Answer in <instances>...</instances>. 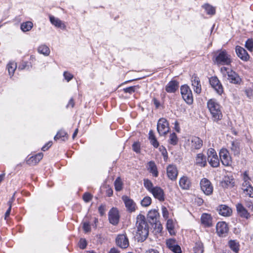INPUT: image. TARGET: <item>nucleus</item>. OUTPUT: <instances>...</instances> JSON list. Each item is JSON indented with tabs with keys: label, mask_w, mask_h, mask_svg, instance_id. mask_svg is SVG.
<instances>
[{
	"label": "nucleus",
	"mask_w": 253,
	"mask_h": 253,
	"mask_svg": "<svg viewBox=\"0 0 253 253\" xmlns=\"http://www.w3.org/2000/svg\"><path fill=\"white\" fill-rule=\"evenodd\" d=\"M137 236L139 241H143L149 234V226L144 215L140 214L136 217Z\"/></svg>",
	"instance_id": "obj_1"
},
{
	"label": "nucleus",
	"mask_w": 253,
	"mask_h": 253,
	"mask_svg": "<svg viewBox=\"0 0 253 253\" xmlns=\"http://www.w3.org/2000/svg\"><path fill=\"white\" fill-rule=\"evenodd\" d=\"M144 186L147 191L151 193L153 197L160 202L165 200V195L164 190L159 186H154L151 180L148 179H144Z\"/></svg>",
	"instance_id": "obj_2"
},
{
	"label": "nucleus",
	"mask_w": 253,
	"mask_h": 253,
	"mask_svg": "<svg viewBox=\"0 0 253 253\" xmlns=\"http://www.w3.org/2000/svg\"><path fill=\"white\" fill-rule=\"evenodd\" d=\"M212 60L218 66L229 65L231 63V55L225 50H217L214 52Z\"/></svg>",
	"instance_id": "obj_3"
},
{
	"label": "nucleus",
	"mask_w": 253,
	"mask_h": 253,
	"mask_svg": "<svg viewBox=\"0 0 253 253\" xmlns=\"http://www.w3.org/2000/svg\"><path fill=\"white\" fill-rule=\"evenodd\" d=\"M207 106L214 121L217 122L222 119L221 107L215 99H210L207 102Z\"/></svg>",
	"instance_id": "obj_4"
},
{
	"label": "nucleus",
	"mask_w": 253,
	"mask_h": 253,
	"mask_svg": "<svg viewBox=\"0 0 253 253\" xmlns=\"http://www.w3.org/2000/svg\"><path fill=\"white\" fill-rule=\"evenodd\" d=\"M181 94L183 100L189 105L193 102L192 91L187 85H183L180 88Z\"/></svg>",
	"instance_id": "obj_5"
},
{
	"label": "nucleus",
	"mask_w": 253,
	"mask_h": 253,
	"mask_svg": "<svg viewBox=\"0 0 253 253\" xmlns=\"http://www.w3.org/2000/svg\"><path fill=\"white\" fill-rule=\"evenodd\" d=\"M208 161L210 165L213 168H217L219 165V160L215 150L210 148L207 152Z\"/></svg>",
	"instance_id": "obj_6"
},
{
	"label": "nucleus",
	"mask_w": 253,
	"mask_h": 253,
	"mask_svg": "<svg viewBox=\"0 0 253 253\" xmlns=\"http://www.w3.org/2000/svg\"><path fill=\"white\" fill-rule=\"evenodd\" d=\"M169 127L167 120L161 118L157 123V130L160 135H165L169 131Z\"/></svg>",
	"instance_id": "obj_7"
},
{
	"label": "nucleus",
	"mask_w": 253,
	"mask_h": 253,
	"mask_svg": "<svg viewBox=\"0 0 253 253\" xmlns=\"http://www.w3.org/2000/svg\"><path fill=\"white\" fill-rule=\"evenodd\" d=\"M201 190L207 195H210L212 193L213 187L211 182L207 178H204L200 181Z\"/></svg>",
	"instance_id": "obj_8"
},
{
	"label": "nucleus",
	"mask_w": 253,
	"mask_h": 253,
	"mask_svg": "<svg viewBox=\"0 0 253 253\" xmlns=\"http://www.w3.org/2000/svg\"><path fill=\"white\" fill-rule=\"evenodd\" d=\"M219 157L222 164L225 166L231 165V157L228 151L226 149L222 148L219 152Z\"/></svg>",
	"instance_id": "obj_9"
},
{
	"label": "nucleus",
	"mask_w": 253,
	"mask_h": 253,
	"mask_svg": "<svg viewBox=\"0 0 253 253\" xmlns=\"http://www.w3.org/2000/svg\"><path fill=\"white\" fill-rule=\"evenodd\" d=\"M210 84L212 88L219 95H221L223 92V86L216 77H212L209 80Z\"/></svg>",
	"instance_id": "obj_10"
},
{
	"label": "nucleus",
	"mask_w": 253,
	"mask_h": 253,
	"mask_svg": "<svg viewBox=\"0 0 253 253\" xmlns=\"http://www.w3.org/2000/svg\"><path fill=\"white\" fill-rule=\"evenodd\" d=\"M109 220L110 222L114 225L118 224L119 221L120 216L119 211L116 208H112L109 212Z\"/></svg>",
	"instance_id": "obj_11"
},
{
	"label": "nucleus",
	"mask_w": 253,
	"mask_h": 253,
	"mask_svg": "<svg viewBox=\"0 0 253 253\" xmlns=\"http://www.w3.org/2000/svg\"><path fill=\"white\" fill-rule=\"evenodd\" d=\"M122 199L129 212H132L136 210V204L132 199L126 196H123Z\"/></svg>",
	"instance_id": "obj_12"
},
{
	"label": "nucleus",
	"mask_w": 253,
	"mask_h": 253,
	"mask_svg": "<svg viewBox=\"0 0 253 253\" xmlns=\"http://www.w3.org/2000/svg\"><path fill=\"white\" fill-rule=\"evenodd\" d=\"M217 234L221 237H225L228 231L227 224L225 222H218L216 224Z\"/></svg>",
	"instance_id": "obj_13"
},
{
	"label": "nucleus",
	"mask_w": 253,
	"mask_h": 253,
	"mask_svg": "<svg viewBox=\"0 0 253 253\" xmlns=\"http://www.w3.org/2000/svg\"><path fill=\"white\" fill-rule=\"evenodd\" d=\"M116 243L122 249H126L129 245V242L126 236L124 234L119 235L116 238Z\"/></svg>",
	"instance_id": "obj_14"
},
{
	"label": "nucleus",
	"mask_w": 253,
	"mask_h": 253,
	"mask_svg": "<svg viewBox=\"0 0 253 253\" xmlns=\"http://www.w3.org/2000/svg\"><path fill=\"white\" fill-rule=\"evenodd\" d=\"M227 76L228 80L232 84H239L241 82L239 76L233 70H229L227 72Z\"/></svg>",
	"instance_id": "obj_15"
},
{
	"label": "nucleus",
	"mask_w": 253,
	"mask_h": 253,
	"mask_svg": "<svg viewBox=\"0 0 253 253\" xmlns=\"http://www.w3.org/2000/svg\"><path fill=\"white\" fill-rule=\"evenodd\" d=\"M235 49L237 55L241 60L245 61L249 60L250 55L243 47L237 46Z\"/></svg>",
	"instance_id": "obj_16"
},
{
	"label": "nucleus",
	"mask_w": 253,
	"mask_h": 253,
	"mask_svg": "<svg viewBox=\"0 0 253 253\" xmlns=\"http://www.w3.org/2000/svg\"><path fill=\"white\" fill-rule=\"evenodd\" d=\"M236 209L238 214L242 218H245L246 219H249L251 215L250 213L247 211L243 205L241 203H238L236 206Z\"/></svg>",
	"instance_id": "obj_17"
},
{
	"label": "nucleus",
	"mask_w": 253,
	"mask_h": 253,
	"mask_svg": "<svg viewBox=\"0 0 253 253\" xmlns=\"http://www.w3.org/2000/svg\"><path fill=\"white\" fill-rule=\"evenodd\" d=\"M191 147L192 149L198 150L203 146V140L199 137L193 136L190 138Z\"/></svg>",
	"instance_id": "obj_18"
},
{
	"label": "nucleus",
	"mask_w": 253,
	"mask_h": 253,
	"mask_svg": "<svg viewBox=\"0 0 253 253\" xmlns=\"http://www.w3.org/2000/svg\"><path fill=\"white\" fill-rule=\"evenodd\" d=\"M167 175L171 180L176 179L178 174L176 167L174 165H169L167 169Z\"/></svg>",
	"instance_id": "obj_19"
},
{
	"label": "nucleus",
	"mask_w": 253,
	"mask_h": 253,
	"mask_svg": "<svg viewBox=\"0 0 253 253\" xmlns=\"http://www.w3.org/2000/svg\"><path fill=\"white\" fill-rule=\"evenodd\" d=\"M201 221L205 227H210L212 225V218L210 214L203 213L201 217Z\"/></svg>",
	"instance_id": "obj_20"
},
{
	"label": "nucleus",
	"mask_w": 253,
	"mask_h": 253,
	"mask_svg": "<svg viewBox=\"0 0 253 253\" xmlns=\"http://www.w3.org/2000/svg\"><path fill=\"white\" fill-rule=\"evenodd\" d=\"M192 85L193 86L194 91L199 94L201 92V85L199 78L196 75H193L191 78Z\"/></svg>",
	"instance_id": "obj_21"
},
{
	"label": "nucleus",
	"mask_w": 253,
	"mask_h": 253,
	"mask_svg": "<svg viewBox=\"0 0 253 253\" xmlns=\"http://www.w3.org/2000/svg\"><path fill=\"white\" fill-rule=\"evenodd\" d=\"M217 210L219 214L224 216H229L232 212L231 209L225 205L219 206Z\"/></svg>",
	"instance_id": "obj_22"
},
{
	"label": "nucleus",
	"mask_w": 253,
	"mask_h": 253,
	"mask_svg": "<svg viewBox=\"0 0 253 253\" xmlns=\"http://www.w3.org/2000/svg\"><path fill=\"white\" fill-rule=\"evenodd\" d=\"M179 184L182 189L188 190L191 186V182L188 177L183 176L180 178L179 181Z\"/></svg>",
	"instance_id": "obj_23"
},
{
	"label": "nucleus",
	"mask_w": 253,
	"mask_h": 253,
	"mask_svg": "<svg viewBox=\"0 0 253 253\" xmlns=\"http://www.w3.org/2000/svg\"><path fill=\"white\" fill-rule=\"evenodd\" d=\"M178 87V83L175 81H171L166 86V90L169 93H174Z\"/></svg>",
	"instance_id": "obj_24"
},
{
	"label": "nucleus",
	"mask_w": 253,
	"mask_h": 253,
	"mask_svg": "<svg viewBox=\"0 0 253 253\" xmlns=\"http://www.w3.org/2000/svg\"><path fill=\"white\" fill-rule=\"evenodd\" d=\"M159 215V212L157 210H152L148 212L147 218L151 224L156 223Z\"/></svg>",
	"instance_id": "obj_25"
},
{
	"label": "nucleus",
	"mask_w": 253,
	"mask_h": 253,
	"mask_svg": "<svg viewBox=\"0 0 253 253\" xmlns=\"http://www.w3.org/2000/svg\"><path fill=\"white\" fill-rule=\"evenodd\" d=\"M49 20L51 23L57 28H59L62 29L65 28V24L59 18H56L53 16H49Z\"/></svg>",
	"instance_id": "obj_26"
},
{
	"label": "nucleus",
	"mask_w": 253,
	"mask_h": 253,
	"mask_svg": "<svg viewBox=\"0 0 253 253\" xmlns=\"http://www.w3.org/2000/svg\"><path fill=\"white\" fill-rule=\"evenodd\" d=\"M43 158V154L39 153L35 156L31 157L27 161L29 165H35L38 164Z\"/></svg>",
	"instance_id": "obj_27"
},
{
	"label": "nucleus",
	"mask_w": 253,
	"mask_h": 253,
	"mask_svg": "<svg viewBox=\"0 0 253 253\" xmlns=\"http://www.w3.org/2000/svg\"><path fill=\"white\" fill-rule=\"evenodd\" d=\"M195 163L200 167H205L207 165L206 156L202 153L198 154L196 157Z\"/></svg>",
	"instance_id": "obj_28"
},
{
	"label": "nucleus",
	"mask_w": 253,
	"mask_h": 253,
	"mask_svg": "<svg viewBox=\"0 0 253 253\" xmlns=\"http://www.w3.org/2000/svg\"><path fill=\"white\" fill-rule=\"evenodd\" d=\"M148 170L152 173L153 176L156 177L158 176V171L157 167L155 162L153 161H150L148 163Z\"/></svg>",
	"instance_id": "obj_29"
},
{
	"label": "nucleus",
	"mask_w": 253,
	"mask_h": 253,
	"mask_svg": "<svg viewBox=\"0 0 253 253\" xmlns=\"http://www.w3.org/2000/svg\"><path fill=\"white\" fill-rule=\"evenodd\" d=\"M193 253H203L204 252V246L201 241H197L195 243L193 248Z\"/></svg>",
	"instance_id": "obj_30"
},
{
	"label": "nucleus",
	"mask_w": 253,
	"mask_h": 253,
	"mask_svg": "<svg viewBox=\"0 0 253 253\" xmlns=\"http://www.w3.org/2000/svg\"><path fill=\"white\" fill-rule=\"evenodd\" d=\"M149 139L150 143L155 148H158L159 146V143L154 133L152 130H150L149 132Z\"/></svg>",
	"instance_id": "obj_31"
},
{
	"label": "nucleus",
	"mask_w": 253,
	"mask_h": 253,
	"mask_svg": "<svg viewBox=\"0 0 253 253\" xmlns=\"http://www.w3.org/2000/svg\"><path fill=\"white\" fill-rule=\"evenodd\" d=\"M61 139L62 141H65L68 139L67 133L63 130H60L54 136V139L55 141Z\"/></svg>",
	"instance_id": "obj_32"
},
{
	"label": "nucleus",
	"mask_w": 253,
	"mask_h": 253,
	"mask_svg": "<svg viewBox=\"0 0 253 253\" xmlns=\"http://www.w3.org/2000/svg\"><path fill=\"white\" fill-rule=\"evenodd\" d=\"M17 68V64L14 62H10L7 65V69L9 73V75L12 77Z\"/></svg>",
	"instance_id": "obj_33"
},
{
	"label": "nucleus",
	"mask_w": 253,
	"mask_h": 253,
	"mask_svg": "<svg viewBox=\"0 0 253 253\" xmlns=\"http://www.w3.org/2000/svg\"><path fill=\"white\" fill-rule=\"evenodd\" d=\"M205 10L207 14L213 15L215 13V8L209 4H205L202 6Z\"/></svg>",
	"instance_id": "obj_34"
},
{
	"label": "nucleus",
	"mask_w": 253,
	"mask_h": 253,
	"mask_svg": "<svg viewBox=\"0 0 253 253\" xmlns=\"http://www.w3.org/2000/svg\"><path fill=\"white\" fill-rule=\"evenodd\" d=\"M243 178V182L242 184V186H244L246 185H251V179L249 176L248 172L247 171H245L242 175Z\"/></svg>",
	"instance_id": "obj_35"
},
{
	"label": "nucleus",
	"mask_w": 253,
	"mask_h": 253,
	"mask_svg": "<svg viewBox=\"0 0 253 253\" xmlns=\"http://www.w3.org/2000/svg\"><path fill=\"white\" fill-rule=\"evenodd\" d=\"M33 26V23L31 21L24 22L21 25V29L22 31L25 32L31 30Z\"/></svg>",
	"instance_id": "obj_36"
},
{
	"label": "nucleus",
	"mask_w": 253,
	"mask_h": 253,
	"mask_svg": "<svg viewBox=\"0 0 253 253\" xmlns=\"http://www.w3.org/2000/svg\"><path fill=\"white\" fill-rule=\"evenodd\" d=\"M38 51L41 54L47 56L50 53V49L48 46L45 45H40L38 49Z\"/></svg>",
	"instance_id": "obj_37"
},
{
	"label": "nucleus",
	"mask_w": 253,
	"mask_h": 253,
	"mask_svg": "<svg viewBox=\"0 0 253 253\" xmlns=\"http://www.w3.org/2000/svg\"><path fill=\"white\" fill-rule=\"evenodd\" d=\"M229 246L230 249L235 253H237L239 251V243L235 240H231L229 242Z\"/></svg>",
	"instance_id": "obj_38"
},
{
	"label": "nucleus",
	"mask_w": 253,
	"mask_h": 253,
	"mask_svg": "<svg viewBox=\"0 0 253 253\" xmlns=\"http://www.w3.org/2000/svg\"><path fill=\"white\" fill-rule=\"evenodd\" d=\"M167 229L170 235H174L175 232L174 230V224L172 219H168L167 222Z\"/></svg>",
	"instance_id": "obj_39"
},
{
	"label": "nucleus",
	"mask_w": 253,
	"mask_h": 253,
	"mask_svg": "<svg viewBox=\"0 0 253 253\" xmlns=\"http://www.w3.org/2000/svg\"><path fill=\"white\" fill-rule=\"evenodd\" d=\"M230 149L234 155H237L239 154L240 149L238 142L234 141L232 142L231 143Z\"/></svg>",
	"instance_id": "obj_40"
},
{
	"label": "nucleus",
	"mask_w": 253,
	"mask_h": 253,
	"mask_svg": "<svg viewBox=\"0 0 253 253\" xmlns=\"http://www.w3.org/2000/svg\"><path fill=\"white\" fill-rule=\"evenodd\" d=\"M152 203V199L149 196L145 197L141 201L142 206L146 207L149 206Z\"/></svg>",
	"instance_id": "obj_41"
},
{
	"label": "nucleus",
	"mask_w": 253,
	"mask_h": 253,
	"mask_svg": "<svg viewBox=\"0 0 253 253\" xmlns=\"http://www.w3.org/2000/svg\"><path fill=\"white\" fill-rule=\"evenodd\" d=\"M115 189L117 191H121L123 187V183L120 177H118L114 183Z\"/></svg>",
	"instance_id": "obj_42"
},
{
	"label": "nucleus",
	"mask_w": 253,
	"mask_h": 253,
	"mask_svg": "<svg viewBox=\"0 0 253 253\" xmlns=\"http://www.w3.org/2000/svg\"><path fill=\"white\" fill-rule=\"evenodd\" d=\"M178 138L175 133H172L169 135V142L170 144L175 145L177 143Z\"/></svg>",
	"instance_id": "obj_43"
},
{
	"label": "nucleus",
	"mask_w": 253,
	"mask_h": 253,
	"mask_svg": "<svg viewBox=\"0 0 253 253\" xmlns=\"http://www.w3.org/2000/svg\"><path fill=\"white\" fill-rule=\"evenodd\" d=\"M245 47L250 51L253 50V40L252 39H249L245 43Z\"/></svg>",
	"instance_id": "obj_44"
},
{
	"label": "nucleus",
	"mask_w": 253,
	"mask_h": 253,
	"mask_svg": "<svg viewBox=\"0 0 253 253\" xmlns=\"http://www.w3.org/2000/svg\"><path fill=\"white\" fill-rule=\"evenodd\" d=\"M176 244V240L172 239H169L166 242V245L169 250L171 249Z\"/></svg>",
	"instance_id": "obj_45"
},
{
	"label": "nucleus",
	"mask_w": 253,
	"mask_h": 253,
	"mask_svg": "<svg viewBox=\"0 0 253 253\" xmlns=\"http://www.w3.org/2000/svg\"><path fill=\"white\" fill-rule=\"evenodd\" d=\"M83 228L85 233H87L90 231L91 226L88 222H84L83 223Z\"/></svg>",
	"instance_id": "obj_46"
},
{
	"label": "nucleus",
	"mask_w": 253,
	"mask_h": 253,
	"mask_svg": "<svg viewBox=\"0 0 253 253\" xmlns=\"http://www.w3.org/2000/svg\"><path fill=\"white\" fill-rule=\"evenodd\" d=\"M63 76L64 77L65 79L67 82H69L73 78V75H72L71 73H70L68 72H66V71L64 72Z\"/></svg>",
	"instance_id": "obj_47"
},
{
	"label": "nucleus",
	"mask_w": 253,
	"mask_h": 253,
	"mask_svg": "<svg viewBox=\"0 0 253 253\" xmlns=\"http://www.w3.org/2000/svg\"><path fill=\"white\" fill-rule=\"evenodd\" d=\"M132 149L134 151L139 153L140 150V145L139 142H134L132 145Z\"/></svg>",
	"instance_id": "obj_48"
},
{
	"label": "nucleus",
	"mask_w": 253,
	"mask_h": 253,
	"mask_svg": "<svg viewBox=\"0 0 253 253\" xmlns=\"http://www.w3.org/2000/svg\"><path fill=\"white\" fill-rule=\"evenodd\" d=\"M92 199V196L88 193H85L83 195V199L86 203L89 202Z\"/></svg>",
	"instance_id": "obj_49"
},
{
	"label": "nucleus",
	"mask_w": 253,
	"mask_h": 253,
	"mask_svg": "<svg viewBox=\"0 0 253 253\" xmlns=\"http://www.w3.org/2000/svg\"><path fill=\"white\" fill-rule=\"evenodd\" d=\"M162 215L164 218L166 219L169 217V211L165 207H162Z\"/></svg>",
	"instance_id": "obj_50"
},
{
	"label": "nucleus",
	"mask_w": 253,
	"mask_h": 253,
	"mask_svg": "<svg viewBox=\"0 0 253 253\" xmlns=\"http://www.w3.org/2000/svg\"><path fill=\"white\" fill-rule=\"evenodd\" d=\"M87 243L84 239H81L79 242V247L82 249H84L86 248Z\"/></svg>",
	"instance_id": "obj_51"
},
{
	"label": "nucleus",
	"mask_w": 253,
	"mask_h": 253,
	"mask_svg": "<svg viewBox=\"0 0 253 253\" xmlns=\"http://www.w3.org/2000/svg\"><path fill=\"white\" fill-rule=\"evenodd\" d=\"M135 86H130L128 87L124 88L123 90L126 93L131 94L135 91Z\"/></svg>",
	"instance_id": "obj_52"
},
{
	"label": "nucleus",
	"mask_w": 253,
	"mask_h": 253,
	"mask_svg": "<svg viewBox=\"0 0 253 253\" xmlns=\"http://www.w3.org/2000/svg\"><path fill=\"white\" fill-rule=\"evenodd\" d=\"M170 250H171L172 252H173L174 253H181V248L177 244L175 245Z\"/></svg>",
	"instance_id": "obj_53"
},
{
	"label": "nucleus",
	"mask_w": 253,
	"mask_h": 253,
	"mask_svg": "<svg viewBox=\"0 0 253 253\" xmlns=\"http://www.w3.org/2000/svg\"><path fill=\"white\" fill-rule=\"evenodd\" d=\"M246 196H247L249 197L253 198V187H249V189L248 190L247 192H244L243 193Z\"/></svg>",
	"instance_id": "obj_54"
},
{
	"label": "nucleus",
	"mask_w": 253,
	"mask_h": 253,
	"mask_svg": "<svg viewBox=\"0 0 253 253\" xmlns=\"http://www.w3.org/2000/svg\"><path fill=\"white\" fill-rule=\"evenodd\" d=\"M105 206L104 205H101L98 208V211L100 214L102 216L105 214Z\"/></svg>",
	"instance_id": "obj_55"
},
{
	"label": "nucleus",
	"mask_w": 253,
	"mask_h": 253,
	"mask_svg": "<svg viewBox=\"0 0 253 253\" xmlns=\"http://www.w3.org/2000/svg\"><path fill=\"white\" fill-rule=\"evenodd\" d=\"M52 145V141H49L47 143H46L42 148V150L43 151H45L48 150Z\"/></svg>",
	"instance_id": "obj_56"
},
{
	"label": "nucleus",
	"mask_w": 253,
	"mask_h": 253,
	"mask_svg": "<svg viewBox=\"0 0 253 253\" xmlns=\"http://www.w3.org/2000/svg\"><path fill=\"white\" fill-rule=\"evenodd\" d=\"M245 93L249 98H251L253 96V91L251 88H248L245 90Z\"/></svg>",
	"instance_id": "obj_57"
},
{
	"label": "nucleus",
	"mask_w": 253,
	"mask_h": 253,
	"mask_svg": "<svg viewBox=\"0 0 253 253\" xmlns=\"http://www.w3.org/2000/svg\"><path fill=\"white\" fill-rule=\"evenodd\" d=\"M11 204H9V207L5 213V219H6L9 216L10 211H11Z\"/></svg>",
	"instance_id": "obj_58"
},
{
	"label": "nucleus",
	"mask_w": 253,
	"mask_h": 253,
	"mask_svg": "<svg viewBox=\"0 0 253 253\" xmlns=\"http://www.w3.org/2000/svg\"><path fill=\"white\" fill-rule=\"evenodd\" d=\"M27 62H23L20 65H19L18 69L19 70H23L25 69L27 66Z\"/></svg>",
	"instance_id": "obj_59"
},
{
	"label": "nucleus",
	"mask_w": 253,
	"mask_h": 253,
	"mask_svg": "<svg viewBox=\"0 0 253 253\" xmlns=\"http://www.w3.org/2000/svg\"><path fill=\"white\" fill-rule=\"evenodd\" d=\"M229 70H230L228 69L227 68H226L225 67H221V69H220L221 72L223 74H226L227 75V72Z\"/></svg>",
	"instance_id": "obj_60"
},
{
	"label": "nucleus",
	"mask_w": 253,
	"mask_h": 253,
	"mask_svg": "<svg viewBox=\"0 0 253 253\" xmlns=\"http://www.w3.org/2000/svg\"><path fill=\"white\" fill-rule=\"evenodd\" d=\"M74 100H73V98H71L68 102V104L67 105V107H71L72 108H73L74 107Z\"/></svg>",
	"instance_id": "obj_61"
},
{
	"label": "nucleus",
	"mask_w": 253,
	"mask_h": 253,
	"mask_svg": "<svg viewBox=\"0 0 253 253\" xmlns=\"http://www.w3.org/2000/svg\"><path fill=\"white\" fill-rule=\"evenodd\" d=\"M253 186L251 185H250V186H248V185H246V186H242V190H243V193L244 192H247L248 191V190L249 189V187H252Z\"/></svg>",
	"instance_id": "obj_62"
},
{
	"label": "nucleus",
	"mask_w": 253,
	"mask_h": 253,
	"mask_svg": "<svg viewBox=\"0 0 253 253\" xmlns=\"http://www.w3.org/2000/svg\"><path fill=\"white\" fill-rule=\"evenodd\" d=\"M146 253H159L158 251L154 249H150L146 252Z\"/></svg>",
	"instance_id": "obj_63"
},
{
	"label": "nucleus",
	"mask_w": 253,
	"mask_h": 253,
	"mask_svg": "<svg viewBox=\"0 0 253 253\" xmlns=\"http://www.w3.org/2000/svg\"><path fill=\"white\" fill-rule=\"evenodd\" d=\"M109 253H120V252L117 249L112 248L110 250Z\"/></svg>",
	"instance_id": "obj_64"
}]
</instances>
